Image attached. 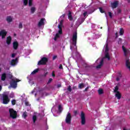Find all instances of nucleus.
<instances>
[{
	"mask_svg": "<svg viewBox=\"0 0 130 130\" xmlns=\"http://www.w3.org/2000/svg\"><path fill=\"white\" fill-rule=\"evenodd\" d=\"M105 56L101 60V62L100 63V64L96 66V69H101V67L103 66V62L104 61V59L105 58H107L108 60H110V56L109 55V48H108V39L107 40L106 44L105 45Z\"/></svg>",
	"mask_w": 130,
	"mask_h": 130,
	"instance_id": "1",
	"label": "nucleus"
},
{
	"mask_svg": "<svg viewBox=\"0 0 130 130\" xmlns=\"http://www.w3.org/2000/svg\"><path fill=\"white\" fill-rule=\"evenodd\" d=\"M122 49L124 53V56L125 57V66L127 68V69H128L130 71V61H129V55L128 56V54H129V50L128 49H126L124 46H122Z\"/></svg>",
	"mask_w": 130,
	"mask_h": 130,
	"instance_id": "2",
	"label": "nucleus"
},
{
	"mask_svg": "<svg viewBox=\"0 0 130 130\" xmlns=\"http://www.w3.org/2000/svg\"><path fill=\"white\" fill-rule=\"evenodd\" d=\"M77 32H75L73 35L72 38V42H71V45L70 46V49L71 50H73V46L74 45L75 46V49L77 50Z\"/></svg>",
	"mask_w": 130,
	"mask_h": 130,
	"instance_id": "3",
	"label": "nucleus"
},
{
	"mask_svg": "<svg viewBox=\"0 0 130 130\" xmlns=\"http://www.w3.org/2000/svg\"><path fill=\"white\" fill-rule=\"evenodd\" d=\"M2 103L3 104H8L10 102V99L9 98V92H4L2 94Z\"/></svg>",
	"mask_w": 130,
	"mask_h": 130,
	"instance_id": "4",
	"label": "nucleus"
},
{
	"mask_svg": "<svg viewBox=\"0 0 130 130\" xmlns=\"http://www.w3.org/2000/svg\"><path fill=\"white\" fill-rule=\"evenodd\" d=\"M9 113H10V116L13 119H15V118H17V111L14 110L13 109H9Z\"/></svg>",
	"mask_w": 130,
	"mask_h": 130,
	"instance_id": "5",
	"label": "nucleus"
},
{
	"mask_svg": "<svg viewBox=\"0 0 130 130\" xmlns=\"http://www.w3.org/2000/svg\"><path fill=\"white\" fill-rule=\"evenodd\" d=\"M66 122L67 124H71L72 122V115L71 113L68 112L66 118Z\"/></svg>",
	"mask_w": 130,
	"mask_h": 130,
	"instance_id": "6",
	"label": "nucleus"
},
{
	"mask_svg": "<svg viewBox=\"0 0 130 130\" xmlns=\"http://www.w3.org/2000/svg\"><path fill=\"white\" fill-rule=\"evenodd\" d=\"M48 59L46 57H43L41 58V60H40L38 64V66H41V64H46V62H47Z\"/></svg>",
	"mask_w": 130,
	"mask_h": 130,
	"instance_id": "7",
	"label": "nucleus"
},
{
	"mask_svg": "<svg viewBox=\"0 0 130 130\" xmlns=\"http://www.w3.org/2000/svg\"><path fill=\"white\" fill-rule=\"evenodd\" d=\"M80 117L81 119V124L84 125L86 123V117H85V113L83 112H81Z\"/></svg>",
	"mask_w": 130,
	"mask_h": 130,
	"instance_id": "8",
	"label": "nucleus"
},
{
	"mask_svg": "<svg viewBox=\"0 0 130 130\" xmlns=\"http://www.w3.org/2000/svg\"><path fill=\"white\" fill-rule=\"evenodd\" d=\"M19 81H15L14 79H12V82L10 83V86L9 88H13L14 89H16L17 88V83H18Z\"/></svg>",
	"mask_w": 130,
	"mask_h": 130,
	"instance_id": "9",
	"label": "nucleus"
},
{
	"mask_svg": "<svg viewBox=\"0 0 130 130\" xmlns=\"http://www.w3.org/2000/svg\"><path fill=\"white\" fill-rule=\"evenodd\" d=\"M62 23H63V20H61L58 25V28L59 29L58 33H59V34H62Z\"/></svg>",
	"mask_w": 130,
	"mask_h": 130,
	"instance_id": "10",
	"label": "nucleus"
},
{
	"mask_svg": "<svg viewBox=\"0 0 130 130\" xmlns=\"http://www.w3.org/2000/svg\"><path fill=\"white\" fill-rule=\"evenodd\" d=\"M119 4V2L118 1H114L113 3H111V7L112 9H116L117 7H118V5Z\"/></svg>",
	"mask_w": 130,
	"mask_h": 130,
	"instance_id": "11",
	"label": "nucleus"
},
{
	"mask_svg": "<svg viewBox=\"0 0 130 130\" xmlns=\"http://www.w3.org/2000/svg\"><path fill=\"white\" fill-rule=\"evenodd\" d=\"M7 32L5 30H2L0 31V36H2V39H5L7 36Z\"/></svg>",
	"mask_w": 130,
	"mask_h": 130,
	"instance_id": "12",
	"label": "nucleus"
},
{
	"mask_svg": "<svg viewBox=\"0 0 130 130\" xmlns=\"http://www.w3.org/2000/svg\"><path fill=\"white\" fill-rule=\"evenodd\" d=\"M18 63V58H16L15 59H12L10 62V64L12 67H15Z\"/></svg>",
	"mask_w": 130,
	"mask_h": 130,
	"instance_id": "13",
	"label": "nucleus"
},
{
	"mask_svg": "<svg viewBox=\"0 0 130 130\" xmlns=\"http://www.w3.org/2000/svg\"><path fill=\"white\" fill-rule=\"evenodd\" d=\"M44 21H45V18H42L38 24V26L40 27L41 26H44Z\"/></svg>",
	"mask_w": 130,
	"mask_h": 130,
	"instance_id": "14",
	"label": "nucleus"
},
{
	"mask_svg": "<svg viewBox=\"0 0 130 130\" xmlns=\"http://www.w3.org/2000/svg\"><path fill=\"white\" fill-rule=\"evenodd\" d=\"M13 45L14 49L17 50V49H18V47L19 46V44L17 43V42H14L13 43Z\"/></svg>",
	"mask_w": 130,
	"mask_h": 130,
	"instance_id": "15",
	"label": "nucleus"
},
{
	"mask_svg": "<svg viewBox=\"0 0 130 130\" xmlns=\"http://www.w3.org/2000/svg\"><path fill=\"white\" fill-rule=\"evenodd\" d=\"M6 21L8 23H11L13 22V17L11 16H8L6 17Z\"/></svg>",
	"mask_w": 130,
	"mask_h": 130,
	"instance_id": "16",
	"label": "nucleus"
},
{
	"mask_svg": "<svg viewBox=\"0 0 130 130\" xmlns=\"http://www.w3.org/2000/svg\"><path fill=\"white\" fill-rule=\"evenodd\" d=\"M115 93V96L116 98H117V99H118V100H120V99L121 98V94H120V92H116Z\"/></svg>",
	"mask_w": 130,
	"mask_h": 130,
	"instance_id": "17",
	"label": "nucleus"
},
{
	"mask_svg": "<svg viewBox=\"0 0 130 130\" xmlns=\"http://www.w3.org/2000/svg\"><path fill=\"white\" fill-rule=\"evenodd\" d=\"M11 41H12V37H11V36L8 37L6 41L7 44H8V45H10V44H11Z\"/></svg>",
	"mask_w": 130,
	"mask_h": 130,
	"instance_id": "18",
	"label": "nucleus"
},
{
	"mask_svg": "<svg viewBox=\"0 0 130 130\" xmlns=\"http://www.w3.org/2000/svg\"><path fill=\"white\" fill-rule=\"evenodd\" d=\"M83 22H84V20H83L81 18H79V19H78V21H77L76 24L78 26H79V25H81V24L82 23H83Z\"/></svg>",
	"mask_w": 130,
	"mask_h": 130,
	"instance_id": "19",
	"label": "nucleus"
},
{
	"mask_svg": "<svg viewBox=\"0 0 130 130\" xmlns=\"http://www.w3.org/2000/svg\"><path fill=\"white\" fill-rule=\"evenodd\" d=\"M6 78H7V75L6 74V73H4L3 74H2L1 77L2 81H5L6 80Z\"/></svg>",
	"mask_w": 130,
	"mask_h": 130,
	"instance_id": "20",
	"label": "nucleus"
},
{
	"mask_svg": "<svg viewBox=\"0 0 130 130\" xmlns=\"http://www.w3.org/2000/svg\"><path fill=\"white\" fill-rule=\"evenodd\" d=\"M59 34H59V32L56 34L55 38H54V40L55 41H56L57 40V39H58V38H59V37H60Z\"/></svg>",
	"mask_w": 130,
	"mask_h": 130,
	"instance_id": "21",
	"label": "nucleus"
},
{
	"mask_svg": "<svg viewBox=\"0 0 130 130\" xmlns=\"http://www.w3.org/2000/svg\"><path fill=\"white\" fill-rule=\"evenodd\" d=\"M35 11H36V8H35V7H32L30 8V13L31 14H34Z\"/></svg>",
	"mask_w": 130,
	"mask_h": 130,
	"instance_id": "22",
	"label": "nucleus"
},
{
	"mask_svg": "<svg viewBox=\"0 0 130 130\" xmlns=\"http://www.w3.org/2000/svg\"><path fill=\"white\" fill-rule=\"evenodd\" d=\"M68 18L70 21H73V17L72 16V13H71L70 11H69V13L68 14Z\"/></svg>",
	"mask_w": 130,
	"mask_h": 130,
	"instance_id": "23",
	"label": "nucleus"
},
{
	"mask_svg": "<svg viewBox=\"0 0 130 130\" xmlns=\"http://www.w3.org/2000/svg\"><path fill=\"white\" fill-rule=\"evenodd\" d=\"M98 92L99 93V95H102L103 94V89L102 88H100L98 90Z\"/></svg>",
	"mask_w": 130,
	"mask_h": 130,
	"instance_id": "24",
	"label": "nucleus"
},
{
	"mask_svg": "<svg viewBox=\"0 0 130 130\" xmlns=\"http://www.w3.org/2000/svg\"><path fill=\"white\" fill-rule=\"evenodd\" d=\"M118 86H116V87H115V89H114V93H118L119 92V91H118Z\"/></svg>",
	"mask_w": 130,
	"mask_h": 130,
	"instance_id": "25",
	"label": "nucleus"
},
{
	"mask_svg": "<svg viewBox=\"0 0 130 130\" xmlns=\"http://www.w3.org/2000/svg\"><path fill=\"white\" fill-rule=\"evenodd\" d=\"M123 33H124V30H123V28H120L119 31V34L121 36L123 35Z\"/></svg>",
	"mask_w": 130,
	"mask_h": 130,
	"instance_id": "26",
	"label": "nucleus"
},
{
	"mask_svg": "<svg viewBox=\"0 0 130 130\" xmlns=\"http://www.w3.org/2000/svg\"><path fill=\"white\" fill-rule=\"evenodd\" d=\"M32 120L34 121V123H35V122H36V120H37V117L36 116V115H34L32 116Z\"/></svg>",
	"mask_w": 130,
	"mask_h": 130,
	"instance_id": "27",
	"label": "nucleus"
},
{
	"mask_svg": "<svg viewBox=\"0 0 130 130\" xmlns=\"http://www.w3.org/2000/svg\"><path fill=\"white\" fill-rule=\"evenodd\" d=\"M120 79H121V74L119 73H118V76L116 78V81H119V80H120Z\"/></svg>",
	"mask_w": 130,
	"mask_h": 130,
	"instance_id": "28",
	"label": "nucleus"
},
{
	"mask_svg": "<svg viewBox=\"0 0 130 130\" xmlns=\"http://www.w3.org/2000/svg\"><path fill=\"white\" fill-rule=\"evenodd\" d=\"M84 87H85V85H84V83L79 84L78 86V88H79V89H82V88H84Z\"/></svg>",
	"mask_w": 130,
	"mask_h": 130,
	"instance_id": "29",
	"label": "nucleus"
},
{
	"mask_svg": "<svg viewBox=\"0 0 130 130\" xmlns=\"http://www.w3.org/2000/svg\"><path fill=\"white\" fill-rule=\"evenodd\" d=\"M38 71H39V69L35 70L32 72H31V75H35L36 73H38Z\"/></svg>",
	"mask_w": 130,
	"mask_h": 130,
	"instance_id": "30",
	"label": "nucleus"
},
{
	"mask_svg": "<svg viewBox=\"0 0 130 130\" xmlns=\"http://www.w3.org/2000/svg\"><path fill=\"white\" fill-rule=\"evenodd\" d=\"M40 95L41 96V97H42L43 96H48V95H49V93H43L42 92L40 93Z\"/></svg>",
	"mask_w": 130,
	"mask_h": 130,
	"instance_id": "31",
	"label": "nucleus"
},
{
	"mask_svg": "<svg viewBox=\"0 0 130 130\" xmlns=\"http://www.w3.org/2000/svg\"><path fill=\"white\" fill-rule=\"evenodd\" d=\"M27 116V115L26 112H24L22 114V117H23V118H26Z\"/></svg>",
	"mask_w": 130,
	"mask_h": 130,
	"instance_id": "32",
	"label": "nucleus"
},
{
	"mask_svg": "<svg viewBox=\"0 0 130 130\" xmlns=\"http://www.w3.org/2000/svg\"><path fill=\"white\" fill-rule=\"evenodd\" d=\"M33 0H28V6L29 7H31L32 5Z\"/></svg>",
	"mask_w": 130,
	"mask_h": 130,
	"instance_id": "33",
	"label": "nucleus"
},
{
	"mask_svg": "<svg viewBox=\"0 0 130 130\" xmlns=\"http://www.w3.org/2000/svg\"><path fill=\"white\" fill-rule=\"evenodd\" d=\"M67 90L69 92H72V86H71V85H69L67 88Z\"/></svg>",
	"mask_w": 130,
	"mask_h": 130,
	"instance_id": "34",
	"label": "nucleus"
},
{
	"mask_svg": "<svg viewBox=\"0 0 130 130\" xmlns=\"http://www.w3.org/2000/svg\"><path fill=\"white\" fill-rule=\"evenodd\" d=\"M23 4L24 6L28 5V0H23Z\"/></svg>",
	"mask_w": 130,
	"mask_h": 130,
	"instance_id": "35",
	"label": "nucleus"
},
{
	"mask_svg": "<svg viewBox=\"0 0 130 130\" xmlns=\"http://www.w3.org/2000/svg\"><path fill=\"white\" fill-rule=\"evenodd\" d=\"M58 110H59V111H60V112H61V111H62V107H61V105H59Z\"/></svg>",
	"mask_w": 130,
	"mask_h": 130,
	"instance_id": "36",
	"label": "nucleus"
},
{
	"mask_svg": "<svg viewBox=\"0 0 130 130\" xmlns=\"http://www.w3.org/2000/svg\"><path fill=\"white\" fill-rule=\"evenodd\" d=\"M99 9L101 13H105V11H104V10H103V8H102V7H100Z\"/></svg>",
	"mask_w": 130,
	"mask_h": 130,
	"instance_id": "37",
	"label": "nucleus"
},
{
	"mask_svg": "<svg viewBox=\"0 0 130 130\" xmlns=\"http://www.w3.org/2000/svg\"><path fill=\"white\" fill-rule=\"evenodd\" d=\"M19 28L20 29H22V28H23V24L21 23V22H20L19 23Z\"/></svg>",
	"mask_w": 130,
	"mask_h": 130,
	"instance_id": "38",
	"label": "nucleus"
},
{
	"mask_svg": "<svg viewBox=\"0 0 130 130\" xmlns=\"http://www.w3.org/2000/svg\"><path fill=\"white\" fill-rule=\"evenodd\" d=\"M11 103H12V105H15V104H16V100H13L11 101Z\"/></svg>",
	"mask_w": 130,
	"mask_h": 130,
	"instance_id": "39",
	"label": "nucleus"
},
{
	"mask_svg": "<svg viewBox=\"0 0 130 130\" xmlns=\"http://www.w3.org/2000/svg\"><path fill=\"white\" fill-rule=\"evenodd\" d=\"M122 39L121 38H119L118 41V44H121V41H122Z\"/></svg>",
	"mask_w": 130,
	"mask_h": 130,
	"instance_id": "40",
	"label": "nucleus"
},
{
	"mask_svg": "<svg viewBox=\"0 0 130 130\" xmlns=\"http://www.w3.org/2000/svg\"><path fill=\"white\" fill-rule=\"evenodd\" d=\"M52 82V78H50L47 82V84H50Z\"/></svg>",
	"mask_w": 130,
	"mask_h": 130,
	"instance_id": "41",
	"label": "nucleus"
},
{
	"mask_svg": "<svg viewBox=\"0 0 130 130\" xmlns=\"http://www.w3.org/2000/svg\"><path fill=\"white\" fill-rule=\"evenodd\" d=\"M109 16L110 17V18H112V13L111 12H109Z\"/></svg>",
	"mask_w": 130,
	"mask_h": 130,
	"instance_id": "42",
	"label": "nucleus"
},
{
	"mask_svg": "<svg viewBox=\"0 0 130 130\" xmlns=\"http://www.w3.org/2000/svg\"><path fill=\"white\" fill-rule=\"evenodd\" d=\"M117 13L118 14H120V13H121V10L120 9H117Z\"/></svg>",
	"mask_w": 130,
	"mask_h": 130,
	"instance_id": "43",
	"label": "nucleus"
},
{
	"mask_svg": "<svg viewBox=\"0 0 130 130\" xmlns=\"http://www.w3.org/2000/svg\"><path fill=\"white\" fill-rule=\"evenodd\" d=\"M48 74V72H46L44 74V75H43V77H46V76H47Z\"/></svg>",
	"mask_w": 130,
	"mask_h": 130,
	"instance_id": "44",
	"label": "nucleus"
},
{
	"mask_svg": "<svg viewBox=\"0 0 130 130\" xmlns=\"http://www.w3.org/2000/svg\"><path fill=\"white\" fill-rule=\"evenodd\" d=\"M57 58V56L54 55L53 56V60H54V59H56V58Z\"/></svg>",
	"mask_w": 130,
	"mask_h": 130,
	"instance_id": "45",
	"label": "nucleus"
},
{
	"mask_svg": "<svg viewBox=\"0 0 130 130\" xmlns=\"http://www.w3.org/2000/svg\"><path fill=\"white\" fill-rule=\"evenodd\" d=\"M60 87H61V84H57V88H60Z\"/></svg>",
	"mask_w": 130,
	"mask_h": 130,
	"instance_id": "46",
	"label": "nucleus"
},
{
	"mask_svg": "<svg viewBox=\"0 0 130 130\" xmlns=\"http://www.w3.org/2000/svg\"><path fill=\"white\" fill-rule=\"evenodd\" d=\"M74 113L75 115H77V114H78V111H74Z\"/></svg>",
	"mask_w": 130,
	"mask_h": 130,
	"instance_id": "47",
	"label": "nucleus"
},
{
	"mask_svg": "<svg viewBox=\"0 0 130 130\" xmlns=\"http://www.w3.org/2000/svg\"><path fill=\"white\" fill-rule=\"evenodd\" d=\"M25 104L26 106H28L29 105V103L28 102H25Z\"/></svg>",
	"mask_w": 130,
	"mask_h": 130,
	"instance_id": "48",
	"label": "nucleus"
},
{
	"mask_svg": "<svg viewBox=\"0 0 130 130\" xmlns=\"http://www.w3.org/2000/svg\"><path fill=\"white\" fill-rule=\"evenodd\" d=\"M87 12H85L83 13V15L84 16V17H86V16L87 15Z\"/></svg>",
	"mask_w": 130,
	"mask_h": 130,
	"instance_id": "49",
	"label": "nucleus"
},
{
	"mask_svg": "<svg viewBox=\"0 0 130 130\" xmlns=\"http://www.w3.org/2000/svg\"><path fill=\"white\" fill-rule=\"evenodd\" d=\"M12 77H13V76H12V75L9 74V78L10 79H12Z\"/></svg>",
	"mask_w": 130,
	"mask_h": 130,
	"instance_id": "50",
	"label": "nucleus"
},
{
	"mask_svg": "<svg viewBox=\"0 0 130 130\" xmlns=\"http://www.w3.org/2000/svg\"><path fill=\"white\" fill-rule=\"evenodd\" d=\"M59 69H62V65L60 64L59 67Z\"/></svg>",
	"mask_w": 130,
	"mask_h": 130,
	"instance_id": "51",
	"label": "nucleus"
},
{
	"mask_svg": "<svg viewBox=\"0 0 130 130\" xmlns=\"http://www.w3.org/2000/svg\"><path fill=\"white\" fill-rule=\"evenodd\" d=\"M15 55H16V54L13 53L12 54L11 56H12V57H15Z\"/></svg>",
	"mask_w": 130,
	"mask_h": 130,
	"instance_id": "52",
	"label": "nucleus"
},
{
	"mask_svg": "<svg viewBox=\"0 0 130 130\" xmlns=\"http://www.w3.org/2000/svg\"><path fill=\"white\" fill-rule=\"evenodd\" d=\"M66 14H63L62 16H60V18H64Z\"/></svg>",
	"mask_w": 130,
	"mask_h": 130,
	"instance_id": "53",
	"label": "nucleus"
},
{
	"mask_svg": "<svg viewBox=\"0 0 130 130\" xmlns=\"http://www.w3.org/2000/svg\"><path fill=\"white\" fill-rule=\"evenodd\" d=\"M88 89H89V87H87V88H86L84 90V91H88Z\"/></svg>",
	"mask_w": 130,
	"mask_h": 130,
	"instance_id": "54",
	"label": "nucleus"
},
{
	"mask_svg": "<svg viewBox=\"0 0 130 130\" xmlns=\"http://www.w3.org/2000/svg\"><path fill=\"white\" fill-rule=\"evenodd\" d=\"M94 12V11H91V12H88V14H92V13H93Z\"/></svg>",
	"mask_w": 130,
	"mask_h": 130,
	"instance_id": "55",
	"label": "nucleus"
},
{
	"mask_svg": "<svg viewBox=\"0 0 130 130\" xmlns=\"http://www.w3.org/2000/svg\"><path fill=\"white\" fill-rule=\"evenodd\" d=\"M52 76L55 77V75L54 74H53V73H52Z\"/></svg>",
	"mask_w": 130,
	"mask_h": 130,
	"instance_id": "56",
	"label": "nucleus"
},
{
	"mask_svg": "<svg viewBox=\"0 0 130 130\" xmlns=\"http://www.w3.org/2000/svg\"><path fill=\"white\" fill-rule=\"evenodd\" d=\"M73 89H77V86H74L73 87Z\"/></svg>",
	"mask_w": 130,
	"mask_h": 130,
	"instance_id": "57",
	"label": "nucleus"
},
{
	"mask_svg": "<svg viewBox=\"0 0 130 130\" xmlns=\"http://www.w3.org/2000/svg\"><path fill=\"white\" fill-rule=\"evenodd\" d=\"M2 86L0 85V91H2Z\"/></svg>",
	"mask_w": 130,
	"mask_h": 130,
	"instance_id": "58",
	"label": "nucleus"
},
{
	"mask_svg": "<svg viewBox=\"0 0 130 130\" xmlns=\"http://www.w3.org/2000/svg\"><path fill=\"white\" fill-rule=\"evenodd\" d=\"M34 92H35V89L34 90H33L32 91H31V94H33V93H34Z\"/></svg>",
	"mask_w": 130,
	"mask_h": 130,
	"instance_id": "59",
	"label": "nucleus"
},
{
	"mask_svg": "<svg viewBox=\"0 0 130 130\" xmlns=\"http://www.w3.org/2000/svg\"><path fill=\"white\" fill-rule=\"evenodd\" d=\"M115 35H116V38H117V32H116V33L115 34Z\"/></svg>",
	"mask_w": 130,
	"mask_h": 130,
	"instance_id": "60",
	"label": "nucleus"
},
{
	"mask_svg": "<svg viewBox=\"0 0 130 130\" xmlns=\"http://www.w3.org/2000/svg\"><path fill=\"white\" fill-rule=\"evenodd\" d=\"M37 101H39V98L37 99Z\"/></svg>",
	"mask_w": 130,
	"mask_h": 130,
	"instance_id": "61",
	"label": "nucleus"
},
{
	"mask_svg": "<svg viewBox=\"0 0 130 130\" xmlns=\"http://www.w3.org/2000/svg\"><path fill=\"white\" fill-rule=\"evenodd\" d=\"M33 84H34V82H32L31 83V85H33Z\"/></svg>",
	"mask_w": 130,
	"mask_h": 130,
	"instance_id": "62",
	"label": "nucleus"
},
{
	"mask_svg": "<svg viewBox=\"0 0 130 130\" xmlns=\"http://www.w3.org/2000/svg\"><path fill=\"white\" fill-rule=\"evenodd\" d=\"M130 2V0H128V3H129Z\"/></svg>",
	"mask_w": 130,
	"mask_h": 130,
	"instance_id": "63",
	"label": "nucleus"
},
{
	"mask_svg": "<svg viewBox=\"0 0 130 130\" xmlns=\"http://www.w3.org/2000/svg\"><path fill=\"white\" fill-rule=\"evenodd\" d=\"M123 130H127V129H125V128H124Z\"/></svg>",
	"mask_w": 130,
	"mask_h": 130,
	"instance_id": "64",
	"label": "nucleus"
}]
</instances>
